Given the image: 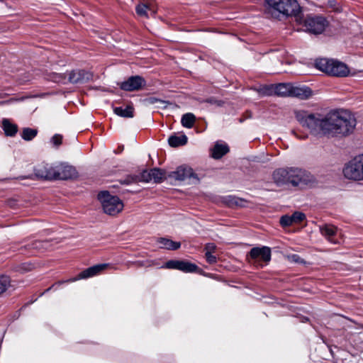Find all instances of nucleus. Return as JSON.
Returning a JSON list of instances; mask_svg holds the SVG:
<instances>
[{
    "mask_svg": "<svg viewBox=\"0 0 363 363\" xmlns=\"http://www.w3.org/2000/svg\"><path fill=\"white\" fill-rule=\"evenodd\" d=\"M38 134L36 129L25 128L22 130L21 137L24 140L30 141L33 140Z\"/></svg>",
    "mask_w": 363,
    "mask_h": 363,
    "instance_id": "obj_27",
    "label": "nucleus"
},
{
    "mask_svg": "<svg viewBox=\"0 0 363 363\" xmlns=\"http://www.w3.org/2000/svg\"><path fill=\"white\" fill-rule=\"evenodd\" d=\"M294 223H293V220H292V218H291V216H288V215H285V216H283L281 217L280 218V224L282 225V226H289L291 225H292Z\"/></svg>",
    "mask_w": 363,
    "mask_h": 363,
    "instance_id": "obj_33",
    "label": "nucleus"
},
{
    "mask_svg": "<svg viewBox=\"0 0 363 363\" xmlns=\"http://www.w3.org/2000/svg\"><path fill=\"white\" fill-rule=\"evenodd\" d=\"M315 65L320 71L333 77H345L350 74V69L345 63L333 59L317 60Z\"/></svg>",
    "mask_w": 363,
    "mask_h": 363,
    "instance_id": "obj_5",
    "label": "nucleus"
},
{
    "mask_svg": "<svg viewBox=\"0 0 363 363\" xmlns=\"http://www.w3.org/2000/svg\"><path fill=\"white\" fill-rule=\"evenodd\" d=\"M144 101L147 104H164V101L161 100V99H159L157 98H155V97H149L147 99H145L144 100Z\"/></svg>",
    "mask_w": 363,
    "mask_h": 363,
    "instance_id": "obj_37",
    "label": "nucleus"
},
{
    "mask_svg": "<svg viewBox=\"0 0 363 363\" xmlns=\"http://www.w3.org/2000/svg\"><path fill=\"white\" fill-rule=\"evenodd\" d=\"M147 5L148 6L147 12L150 11L152 15L155 14L157 12L155 6L152 3H150Z\"/></svg>",
    "mask_w": 363,
    "mask_h": 363,
    "instance_id": "obj_41",
    "label": "nucleus"
},
{
    "mask_svg": "<svg viewBox=\"0 0 363 363\" xmlns=\"http://www.w3.org/2000/svg\"><path fill=\"white\" fill-rule=\"evenodd\" d=\"M291 97H296L299 99L306 100L313 95V91L306 86H294L292 84Z\"/></svg>",
    "mask_w": 363,
    "mask_h": 363,
    "instance_id": "obj_15",
    "label": "nucleus"
},
{
    "mask_svg": "<svg viewBox=\"0 0 363 363\" xmlns=\"http://www.w3.org/2000/svg\"><path fill=\"white\" fill-rule=\"evenodd\" d=\"M249 256L255 262H264L267 264L271 260V249L266 246L252 247Z\"/></svg>",
    "mask_w": 363,
    "mask_h": 363,
    "instance_id": "obj_11",
    "label": "nucleus"
},
{
    "mask_svg": "<svg viewBox=\"0 0 363 363\" xmlns=\"http://www.w3.org/2000/svg\"><path fill=\"white\" fill-rule=\"evenodd\" d=\"M292 84L279 83L274 84L275 95L281 97H291Z\"/></svg>",
    "mask_w": 363,
    "mask_h": 363,
    "instance_id": "obj_18",
    "label": "nucleus"
},
{
    "mask_svg": "<svg viewBox=\"0 0 363 363\" xmlns=\"http://www.w3.org/2000/svg\"><path fill=\"white\" fill-rule=\"evenodd\" d=\"M91 79V73L84 69H75L68 73L67 82L71 84H83Z\"/></svg>",
    "mask_w": 363,
    "mask_h": 363,
    "instance_id": "obj_13",
    "label": "nucleus"
},
{
    "mask_svg": "<svg viewBox=\"0 0 363 363\" xmlns=\"http://www.w3.org/2000/svg\"><path fill=\"white\" fill-rule=\"evenodd\" d=\"M196 121V116L191 113H187L182 116L181 123L182 125L187 128H191L194 126Z\"/></svg>",
    "mask_w": 363,
    "mask_h": 363,
    "instance_id": "obj_25",
    "label": "nucleus"
},
{
    "mask_svg": "<svg viewBox=\"0 0 363 363\" xmlns=\"http://www.w3.org/2000/svg\"><path fill=\"white\" fill-rule=\"evenodd\" d=\"M151 180H154L156 183L162 182L164 177V172L160 169L154 168L150 170Z\"/></svg>",
    "mask_w": 363,
    "mask_h": 363,
    "instance_id": "obj_28",
    "label": "nucleus"
},
{
    "mask_svg": "<svg viewBox=\"0 0 363 363\" xmlns=\"http://www.w3.org/2000/svg\"><path fill=\"white\" fill-rule=\"evenodd\" d=\"M225 203L230 207H245L247 201L234 196H228L225 198Z\"/></svg>",
    "mask_w": 363,
    "mask_h": 363,
    "instance_id": "obj_22",
    "label": "nucleus"
},
{
    "mask_svg": "<svg viewBox=\"0 0 363 363\" xmlns=\"http://www.w3.org/2000/svg\"><path fill=\"white\" fill-rule=\"evenodd\" d=\"M257 91L261 96L275 95L274 84L265 85V86H260L257 89Z\"/></svg>",
    "mask_w": 363,
    "mask_h": 363,
    "instance_id": "obj_29",
    "label": "nucleus"
},
{
    "mask_svg": "<svg viewBox=\"0 0 363 363\" xmlns=\"http://www.w3.org/2000/svg\"><path fill=\"white\" fill-rule=\"evenodd\" d=\"M164 267L178 269L184 272H194L199 269L195 264L183 260H169L165 263Z\"/></svg>",
    "mask_w": 363,
    "mask_h": 363,
    "instance_id": "obj_12",
    "label": "nucleus"
},
{
    "mask_svg": "<svg viewBox=\"0 0 363 363\" xmlns=\"http://www.w3.org/2000/svg\"><path fill=\"white\" fill-rule=\"evenodd\" d=\"M229 152V147L225 143H216L212 149L211 155L214 159H220Z\"/></svg>",
    "mask_w": 363,
    "mask_h": 363,
    "instance_id": "obj_19",
    "label": "nucleus"
},
{
    "mask_svg": "<svg viewBox=\"0 0 363 363\" xmlns=\"http://www.w3.org/2000/svg\"><path fill=\"white\" fill-rule=\"evenodd\" d=\"M150 181H151L150 171L144 170L138 174L128 176L123 183L129 184L137 182H149Z\"/></svg>",
    "mask_w": 363,
    "mask_h": 363,
    "instance_id": "obj_17",
    "label": "nucleus"
},
{
    "mask_svg": "<svg viewBox=\"0 0 363 363\" xmlns=\"http://www.w3.org/2000/svg\"><path fill=\"white\" fill-rule=\"evenodd\" d=\"M342 172L348 180L363 182V153L356 155L347 162Z\"/></svg>",
    "mask_w": 363,
    "mask_h": 363,
    "instance_id": "obj_6",
    "label": "nucleus"
},
{
    "mask_svg": "<svg viewBox=\"0 0 363 363\" xmlns=\"http://www.w3.org/2000/svg\"><path fill=\"white\" fill-rule=\"evenodd\" d=\"M169 145L171 147H179L184 145L187 143V137L185 135L180 136L172 135L168 139Z\"/></svg>",
    "mask_w": 363,
    "mask_h": 363,
    "instance_id": "obj_24",
    "label": "nucleus"
},
{
    "mask_svg": "<svg viewBox=\"0 0 363 363\" xmlns=\"http://www.w3.org/2000/svg\"><path fill=\"white\" fill-rule=\"evenodd\" d=\"M328 25V21L320 16H308L303 21V26L306 30L314 35L322 33Z\"/></svg>",
    "mask_w": 363,
    "mask_h": 363,
    "instance_id": "obj_8",
    "label": "nucleus"
},
{
    "mask_svg": "<svg viewBox=\"0 0 363 363\" xmlns=\"http://www.w3.org/2000/svg\"><path fill=\"white\" fill-rule=\"evenodd\" d=\"M289 259L290 262H294V263H298V264L304 263L303 259L298 255H296V254L289 255Z\"/></svg>",
    "mask_w": 363,
    "mask_h": 363,
    "instance_id": "obj_36",
    "label": "nucleus"
},
{
    "mask_svg": "<svg viewBox=\"0 0 363 363\" xmlns=\"http://www.w3.org/2000/svg\"><path fill=\"white\" fill-rule=\"evenodd\" d=\"M205 255L206 260L209 264H214L216 262L217 258L213 255V253L206 252Z\"/></svg>",
    "mask_w": 363,
    "mask_h": 363,
    "instance_id": "obj_38",
    "label": "nucleus"
},
{
    "mask_svg": "<svg viewBox=\"0 0 363 363\" xmlns=\"http://www.w3.org/2000/svg\"><path fill=\"white\" fill-rule=\"evenodd\" d=\"M147 8L148 6L147 4H140L136 6L135 11L138 15L148 17Z\"/></svg>",
    "mask_w": 363,
    "mask_h": 363,
    "instance_id": "obj_30",
    "label": "nucleus"
},
{
    "mask_svg": "<svg viewBox=\"0 0 363 363\" xmlns=\"http://www.w3.org/2000/svg\"><path fill=\"white\" fill-rule=\"evenodd\" d=\"M157 242L161 245L162 248H164L168 250H176L181 247V243L179 242H174L164 238H159Z\"/></svg>",
    "mask_w": 363,
    "mask_h": 363,
    "instance_id": "obj_21",
    "label": "nucleus"
},
{
    "mask_svg": "<svg viewBox=\"0 0 363 363\" xmlns=\"http://www.w3.org/2000/svg\"><path fill=\"white\" fill-rule=\"evenodd\" d=\"M108 266L109 264H99L90 267L80 272L74 280L76 281L94 277L107 269Z\"/></svg>",
    "mask_w": 363,
    "mask_h": 363,
    "instance_id": "obj_14",
    "label": "nucleus"
},
{
    "mask_svg": "<svg viewBox=\"0 0 363 363\" xmlns=\"http://www.w3.org/2000/svg\"><path fill=\"white\" fill-rule=\"evenodd\" d=\"M2 127L6 136L13 137L18 132L17 125L11 123L6 118L2 121Z\"/></svg>",
    "mask_w": 363,
    "mask_h": 363,
    "instance_id": "obj_23",
    "label": "nucleus"
},
{
    "mask_svg": "<svg viewBox=\"0 0 363 363\" xmlns=\"http://www.w3.org/2000/svg\"><path fill=\"white\" fill-rule=\"evenodd\" d=\"M11 286V279L6 275L0 276V296L3 295Z\"/></svg>",
    "mask_w": 363,
    "mask_h": 363,
    "instance_id": "obj_26",
    "label": "nucleus"
},
{
    "mask_svg": "<svg viewBox=\"0 0 363 363\" xmlns=\"http://www.w3.org/2000/svg\"><path fill=\"white\" fill-rule=\"evenodd\" d=\"M113 112L118 116L123 118H133L134 116V108L131 105L123 107H115Z\"/></svg>",
    "mask_w": 363,
    "mask_h": 363,
    "instance_id": "obj_20",
    "label": "nucleus"
},
{
    "mask_svg": "<svg viewBox=\"0 0 363 363\" xmlns=\"http://www.w3.org/2000/svg\"><path fill=\"white\" fill-rule=\"evenodd\" d=\"M296 118L311 135L319 138L348 136L357 125L354 116L345 109L333 110L325 115L299 111L296 112Z\"/></svg>",
    "mask_w": 363,
    "mask_h": 363,
    "instance_id": "obj_1",
    "label": "nucleus"
},
{
    "mask_svg": "<svg viewBox=\"0 0 363 363\" xmlns=\"http://www.w3.org/2000/svg\"><path fill=\"white\" fill-rule=\"evenodd\" d=\"M52 80L57 83L67 84V78L65 74L54 73L52 76Z\"/></svg>",
    "mask_w": 363,
    "mask_h": 363,
    "instance_id": "obj_32",
    "label": "nucleus"
},
{
    "mask_svg": "<svg viewBox=\"0 0 363 363\" xmlns=\"http://www.w3.org/2000/svg\"><path fill=\"white\" fill-rule=\"evenodd\" d=\"M216 248V246L213 243H208L205 247L206 252L213 253Z\"/></svg>",
    "mask_w": 363,
    "mask_h": 363,
    "instance_id": "obj_40",
    "label": "nucleus"
},
{
    "mask_svg": "<svg viewBox=\"0 0 363 363\" xmlns=\"http://www.w3.org/2000/svg\"><path fill=\"white\" fill-rule=\"evenodd\" d=\"M274 182L277 185L291 184L296 187L313 184L315 178L307 170L297 167H288L276 169L272 174Z\"/></svg>",
    "mask_w": 363,
    "mask_h": 363,
    "instance_id": "obj_2",
    "label": "nucleus"
},
{
    "mask_svg": "<svg viewBox=\"0 0 363 363\" xmlns=\"http://www.w3.org/2000/svg\"><path fill=\"white\" fill-rule=\"evenodd\" d=\"M201 102L208 103V104H210L211 105H215V106H221L223 104V102L222 101L218 100V99H216L214 97L208 98V99L202 101Z\"/></svg>",
    "mask_w": 363,
    "mask_h": 363,
    "instance_id": "obj_34",
    "label": "nucleus"
},
{
    "mask_svg": "<svg viewBox=\"0 0 363 363\" xmlns=\"http://www.w3.org/2000/svg\"><path fill=\"white\" fill-rule=\"evenodd\" d=\"M291 218L294 223H299L306 218V215L303 213L296 211L291 215Z\"/></svg>",
    "mask_w": 363,
    "mask_h": 363,
    "instance_id": "obj_31",
    "label": "nucleus"
},
{
    "mask_svg": "<svg viewBox=\"0 0 363 363\" xmlns=\"http://www.w3.org/2000/svg\"><path fill=\"white\" fill-rule=\"evenodd\" d=\"M272 14L278 13L286 16L296 17L298 20L301 13L300 6L296 0H265Z\"/></svg>",
    "mask_w": 363,
    "mask_h": 363,
    "instance_id": "obj_4",
    "label": "nucleus"
},
{
    "mask_svg": "<svg viewBox=\"0 0 363 363\" xmlns=\"http://www.w3.org/2000/svg\"><path fill=\"white\" fill-rule=\"evenodd\" d=\"M168 177L177 181L192 179V182L194 184H196L199 182L197 175L194 173L193 169L186 166H180L177 167L175 171L169 172Z\"/></svg>",
    "mask_w": 363,
    "mask_h": 363,
    "instance_id": "obj_9",
    "label": "nucleus"
},
{
    "mask_svg": "<svg viewBox=\"0 0 363 363\" xmlns=\"http://www.w3.org/2000/svg\"><path fill=\"white\" fill-rule=\"evenodd\" d=\"M104 213L115 216L123 208L122 201L116 196L111 195L108 191H101L98 194Z\"/></svg>",
    "mask_w": 363,
    "mask_h": 363,
    "instance_id": "obj_7",
    "label": "nucleus"
},
{
    "mask_svg": "<svg viewBox=\"0 0 363 363\" xmlns=\"http://www.w3.org/2000/svg\"><path fill=\"white\" fill-rule=\"evenodd\" d=\"M62 135L60 134H55L51 138V143L54 146L58 147L62 144Z\"/></svg>",
    "mask_w": 363,
    "mask_h": 363,
    "instance_id": "obj_35",
    "label": "nucleus"
},
{
    "mask_svg": "<svg viewBox=\"0 0 363 363\" xmlns=\"http://www.w3.org/2000/svg\"><path fill=\"white\" fill-rule=\"evenodd\" d=\"M359 328H363V325L359 324Z\"/></svg>",
    "mask_w": 363,
    "mask_h": 363,
    "instance_id": "obj_42",
    "label": "nucleus"
},
{
    "mask_svg": "<svg viewBox=\"0 0 363 363\" xmlns=\"http://www.w3.org/2000/svg\"><path fill=\"white\" fill-rule=\"evenodd\" d=\"M42 245L43 242L41 241L35 240L31 244H29L28 246L30 248L39 249L42 247Z\"/></svg>",
    "mask_w": 363,
    "mask_h": 363,
    "instance_id": "obj_39",
    "label": "nucleus"
},
{
    "mask_svg": "<svg viewBox=\"0 0 363 363\" xmlns=\"http://www.w3.org/2000/svg\"><path fill=\"white\" fill-rule=\"evenodd\" d=\"M35 174L48 180H67L77 177V172L73 166L62 162L55 165H40L35 169Z\"/></svg>",
    "mask_w": 363,
    "mask_h": 363,
    "instance_id": "obj_3",
    "label": "nucleus"
},
{
    "mask_svg": "<svg viewBox=\"0 0 363 363\" xmlns=\"http://www.w3.org/2000/svg\"><path fill=\"white\" fill-rule=\"evenodd\" d=\"M321 235L325 237L329 242L336 243L337 241L334 238L337 232V228L331 224H324L319 226Z\"/></svg>",
    "mask_w": 363,
    "mask_h": 363,
    "instance_id": "obj_16",
    "label": "nucleus"
},
{
    "mask_svg": "<svg viewBox=\"0 0 363 363\" xmlns=\"http://www.w3.org/2000/svg\"><path fill=\"white\" fill-rule=\"evenodd\" d=\"M146 85L145 79L140 76H132L126 81L121 82L119 84L122 90L126 91H135L141 89Z\"/></svg>",
    "mask_w": 363,
    "mask_h": 363,
    "instance_id": "obj_10",
    "label": "nucleus"
}]
</instances>
